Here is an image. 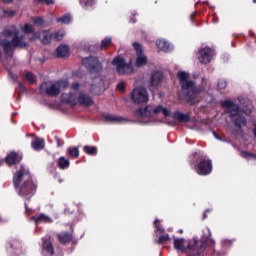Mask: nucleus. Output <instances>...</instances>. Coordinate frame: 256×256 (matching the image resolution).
I'll return each instance as SVG.
<instances>
[{"instance_id":"1","label":"nucleus","mask_w":256,"mask_h":256,"mask_svg":"<svg viewBox=\"0 0 256 256\" xmlns=\"http://www.w3.org/2000/svg\"><path fill=\"white\" fill-rule=\"evenodd\" d=\"M13 183L17 193L25 199H31L37 191V184L25 166H21L20 170L14 174Z\"/></svg>"},{"instance_id":"2","label":"nucleus","mask_w":256,"mask_h":256,"mask_svg":"<svg viewBox=\"0 0 256 256\" xmlns=\"http://www.w3.org/2000/svg\"><path fill=\"white\" fill-rule=\"evenodd\" d=\"M178 79L182 89V93L188 103L195 105L201 101V91L203 88H197L195 82L189 80V73L185 71L178 72Z\"/></svg>"},{"instance_id":"3","label":"nucleus","mask_w":256,"mask_h":256,"mask_svg":"<svg viewBox=\"0 0 256 256\" xmlns=\"http://www.w3.org/2000/svg\"><path fill=\"white\" fill-rule=\"evenodd\" d=\"M79 83H74L71 86L69 94L62 95V101L64 103H70V105H93V99L83 92H79Z\"/></svg>"},{"instance_id":"4","label":"nucleus","mask_w":256,"mask_h":256,"mask_svg":"<svg viewBox=\"0 0 256 256\" xmlns=\"http://www.w3.org/2000/svg\"><path fill=\"white\" fill-rule=\"evenodd\" d=\"M222 107H225L227 109L228 113L230 114V117H233L235 126L241 129V127H245L247 125V119H245V112L243 110L239 109V106L231 100H225L222 103Z\"/></svg>"},{"instance_id":"5","label":"nucleus","mask_w":256,"mask_h":256,"mask_svg":"<svg viewBox=\"0 0 256 256\" xmlns=\"http://www.w3.org/2000/svg\"><path fill=\"white\" fill-rule=\"evenodd\" d=\"M160 113H162L164 117L171 116V110H169V108L164 107L163 105H148L144 108H139L135 111L136 117H142L143 119H151V117L160 115Z\"/></svg>"},{"instance_id":"6","label":"nucleus","mask_w":256,"mask_h":256,"mask_svg":"<svg viewBox=\"0 0 256 256\" xmlns=\"http://www.w3.org/2000/svg\"><path fill=\"white\" fill-rule=\"evenodd\" d=\"M69 87V81L60 80L58 82H44L40 85V93L50 95V97H57L63 89Z\"/></svg>"},{"instance_id":"7","label":"nucleus","mask_w":256,"mask_h":256,"mask_svg":"<svg viewBox=\"0 0 256 256\" xmlns=\"http://www.w3.org/2000/svg\"><path fill=\"white\" fill-rule=\"evenodd\" d=\"M14 35L15 36L13 37L12 41L8 39L1 40L0 43L5 53L13 51V49H16V47H19L20 49H23V47H27L25 36L20 35L19 32H14Z\"/></svg>"},{"instance_id":"8","label":"nucleus","mask_w":256,"mask_h":256,"mask_svg":"<svg viewBox=\"0 0 256 256\" xmlns=\"http://www.w3.org/2000/svg\"><path fill=\"white\" fill-rule=\"evenodd\" d=\"M112 65L116 68L118 75H131L133 73V66L126 63L121 57H116L112 61Z\"/></svg>"},{"instance_id":"9","label":"nucleus","mask_w":256,"mask_h":256,"mask_svg":"<svg viewBox=\"0 0 256 256\" xmlns=\"http://www.w3.org/2000/svg\"><path fill=\"white\" fill-rule=\"evenodd\" d=\"M131 99L133 103L143 105L149 102V92H147V89L143 87H137L132 91Z\"/></svg>"},{"instance_id":"10","label":"nucleus","mask_w":256,"mask_h":256,"mask_svg":"<svg viewBox=\"0 0 256 256\" xmlns=\"http://www.w3.org/2000/svg\"><path fill=\"white\" fill-rule=\"evenodd\" d=\"M133 46L136 51V67H145V65H147V56H145V54L143 53V48L141 47V44L135 42Z\"/></svg>"},{"instance_id":"11","label":"nucleus","mask_w":256,"mask_h":256,"mask_svg":"<svg viewBox=\"0 0 256 256\" xmlns=\"http://www.w3.org/2000/svg\"><path fill=\"white\" fill-rule=\"evenodd\" d=\"M213 55V50H211L209 47H205L199 50L198 60L200 63L207 65V63H211Z\"/></svg>"},{"instance_id":"12","label":"nucleus","mask_w":256,"mask_h":256,"mask_svg":"<svg viewBox=\"0 0 256 256\" xmlns=\"http://www.w3.org/2000/svg\"><path fill=\"white\" fill-rule=\"evenodd\" d=\"M82 65L92 72L99 71V69H101V63H99V60L95 57L84 58L82 60Z\"/></svg>"},{"instance_id":"13","label":"nucleus","mask_w":256,"mask_h":256,"mask_svg":"<svg viewBox=\"0 0 256 256\" xmlns=\"http://www.w3.org/2000/svg\"><path fill=\"white\" fill-rule=\"evenodd\" d=\"M90 91L94 95H101V93H103L105 91V84L103 82L102 77L98 76V77L94 78V80L91 84Z\"/></svg>"},{"instance_id":"14","label":"nucleus","mask_w":256,"mask_h":256,"mask_svg":"<svg viewBox=\"0 0 256 256\" xmlns=\"http://www.w3.org/2000/svg\"><path fill=\"white\" fill-rule=\"evenodd\" d=\"M198 175H209L213 171V164L210 160H203L196 167Z\"/></svg>"},{"instance_id":"15","label":"nucleus","mask_w":256,"mask_h":256,"mask_svg":"<svg viewBox=\"0 0 256 256\" xmlns=\"http://www.w3.org/2000/svg\"><path fill=\"white\" fill-rule=\"evenodd\" d=\"M35 39H40L44 45H49L53 41V33L49 30H44L40 35L35 34L30 41H35Z\"/></svg>"},{"instance_id":"16","label":"nucleus","mask_w":256,"mask_h":256,"mask_svg":"<svg viewBox=\"0 0 256 256\" xmlns=\"http://www.w3.org/2000/svg\"><path fill=\"white\" fill-rule=\"evenodd\" d=\"M156 45L160 51H163L164 53H169L173 49V46L169 43V41L165 39H158L156 40Z\"/></svg>"},{"instance_id":"17","label":"nucleus","mask_w":256,"mask_h":256,"mask_svg":"<svg viewBox=\"0 0 256 256\" xmlns=\"http://www.w3.org/2000/svg\"><path fill=\"white\" fill-rule=\"evenodd\" d=\"M42 249L49 255H53V245L51 244V237L46 236L42 238Z\"/></svg>"},{"instance_id":"18","label":"nucleus","mask_w":256,"mask_h":256,"mask_svg":"<svg viewBox=\"0 0 256 256\" xmlns=\"http://www.w3.org/2000/svg\"><path fill=\"white\" fill-rule=\"evenodd\" d=\"M70 54L71 52L69 50V46L65 44L58 46L56 49L57 57L65 58V57H69Z\"/></svg>"},{"instance_id":"19","label":"nucleus","mask_w":256,"mask_h":256,"mask_svg":"<svg viewBox=\"0 0 256 256\" xmlns=\"http://www.w3.org/2000/svg\"><path fill=\"white\" fill-rule=\"evenodd\" d=\"M163 81V73L161 72H154L151 75L150 83L153 87L159 85Z\"/></svg>"},{"instance_id":"20","label":"nucleus","mask_w":256,"mask_h":256,"mask_svg":"<svg viewBox=\"0 0 256 256\" xmlns=\"http://www.w3.org/2000/svg\"><path fill=\"white\" fill-rule=\"evenodd\" d=\"M31 221H35L37 224H39V223H51L53 220L51 219V217L45 214H39V215L33 216L31 218Z\"/></svg>"},{"instance_id":"21","label":"nucleus","mask_w":256,"mask_h":256,"mask_svg":"<svg viewBox=\"0 0 256 256\" xmlns=\"http://www.w3.org/2000/svg\"><path fill=\"white\" fill-rule=\"evenodd\" d=\"M23 159V156H19V154L12 152L6 157V163L8 165H14V163H17V161H21Z\"/></svg>"},{"instance_id":"22","label":"nucleus","mask_w":256,"mask_h":256,"mask_svg":"<svg viewBox=\"0 0 256 256\" xmlns=\"http://www.w3.org/2000/svg\"><path fill=\"white\" fill-rule=\"evenodd\" d=\"M31 147L34 149V151H41V149H44L45 147V140L36 138L32 141Z\"/></svg>"},{"instance_id":"23","label":"nucleus","mask_w":256,"mask_h":256,"mask_svg":"<svg viewBox=\"0 0 256 256\" xmlns=\"http://www.w3.org/2000/svg\"><path fill=\"white\" fill-rule=\"evenodd\" d=\"M174 249H176V251H181V253H185V239L175 238Z\"/></svg>"},{"instance_id":"24","label":"nucleus","mask_w":256,"mask_h":256,"mask_svg":"<svg viewBox=\"0 0 256 256\" xmlns=\"http://www.w3.org/2000/svg\"><path fill=\"white\" fill-rule=\"evenodd\" d=\"M105 119L109 123H125V121H127L125 118L115 115H106Z\"/></svg>"},{"instance_id":"25","label":"nucleus","mask_w":256,"mask_h":256,"mask_svg":"<svg viewBox=\"0 0 256 256\" xmlns=\"http://www.w3.org/2000/svg\"><path fill=\"white\" fill-rule=\"evenodd\" d=\"M174 119H177V121H180V123H187V122H189L191 120L189 115L183 114L181 112H176L174 114Z\"/></svg>"},{"instance_id":"26","label":"nucleus","mask_w":256,"mask_h":256,"mask_svg":"<svg viewBox=\"0 0 256 256\" xmlns=\"http://www.w3.org/2000/svg\"><path fill=\"white\" fill-rule=\"evenodd\" d=\"M66 32L65 30H58L52 33V40L53 41H63V38L65 37Z\"/></svg>"},{"instance_id":"27","label":"nucleus","mask_w":256,"mask_h":256,"mask_svg":"<svg viewBox=\"0 0 256 256\" xmlns=\"http://www.w3.org/2000/svg\"><path fill=\"white\" fill-rule=\"evenodd\" d=\"M58 165L60 169H68L70 162L69 159L65 158V156H62L59 158Z\"/></svg>"},{"instance_id":"28","label":"nucleus","mask_w":256,"mask_h":256,"mask_svg":"<svg viewBox=\"0 0 256 256\" xmlns=\"http://www.w3.org/2000/svg\"><path fill=\"white\" fill-rule=\"evenodd\" d=\"M16 12L14 10H4L0 8V17H15Z\"/></svg>"},{"instance_id":"29","label":"nucleus","mask_w":256,"mask_h":256,"mask_svg":"<svg viewBox=\"0 0 256 256\" xmlns=\"http://www.w3.org/2000/svg\"><path fill=\"white\" fill-rule=\"evenodd\" d=\"M57 23H63L64 25H69L71 23V16L69 14H66L60 18L56 19Z\"/></svg>"},{"instance_id":"30","label":"nucleus","mask_w":256,"mask_h":256,"mask_svg":"<svg viewBox=\"0 0 256 256\" xmlns=\"http://www.w3.org/2000/svg\"><path fill=\"white\" fill-rule=\"evenodd\" d=\"M68 155L72 159H77V157H79V148H77V147L68 148Z\"/></svg>"},{"instance_id":"31","label":"nucleus","mask_w":256,"mask_h":256,"mask_svg":"<svg viewBox=\"0 0 256 256\" xmlns=\"http://www.w3.org/2000/svg\"><path fill=\"white\" fill-rule=\"evenodd\" d=\"M58 238L61 243H69V241L72 239V236L71 234L64 233V234H59Z\"/></svg>"},{"instance_id":"32","label":"nucleus","mask_w":256,"mask_h":256,"mask_svg":"<svg viewBox=\"0 0 256 256\" xmlns=\"http://www.w3.org/2000/svg\"><path fill=\"white\" fill-rule=\"evenodd\" d=\"M84 151L87 155H97V147L95 146H84Z\"/></svg>"},{"instance_id":"33","label":"nucleus","mask_w":256,"mask_h":256,"mask_svg":"<svg viewBox=\"0 0 256 256\" xmlns=\"http://www.w3.org/2000/svg\"><path fill=\"white\" fill-rule=\"evenodd\" d=\"M241 157H243L244 159H248L251 160V159H256V155L251 153V152H247V151H242L240 153Z\"/></svg>"},{"instance_id":"34","label":"nucleus","mask_w":256,"mask_h":256,"mask_svg":"<svg viewBox=\"0 0 256 256\" xmlns=\"http://www.w3.org/2000/svg\"><path fill=\"white\" fill-rule=\"evenodd\" d=\"M21 31L24 33H33L34 29L31 24H24L23 26H20Z\"/></svg>"},{"instance_id":"35","label":"nucleus","mask_w":256,"mask_h":256,"mask_svg":"<svg viewBox=\"0 0 256 256\" xmlns=\"http://www.w3.org/2000/svg\"><path fill=\"white\" fill-rule=\"evenodd\" d=\"M168 241H171V237H169V234H165L159 237L157 243L163 245V243H167Z\"/></svg>"},{"instance_id":"36","label":"nucleus","mask_w":256,"mask_h":256,"mask_svg":"<svg viewBox=\"0 0 256 256\" xmlns=\"http://www.w3.org/2000/svg\"><path fill=\"white\" fill-rule=\"evenodd\" d=\"M25 79L28 81V83H30L31 85L33 83H35V75H33V73L31 72H27L25 73Z\"/></svg>"},{"instance_id":"37","label":"nucleus","mask_w":256,"mask_h":256,"mask_svg":"<svg viewBox=\"0 0 256 256\" xmlns=\"http://www.w3.org/2000/svg\"><path fill=\"white\" fill-rule=\"evenodd\" d=\"M32 22L34 23V25H38V26L45 25V20H43V18L41 17L32 18Z\"/></svg>"},{"instance_id":"38","label":"nucleus","mask_w":256,"mask_h":256,"mask_svg":"<svg viewBox=\"0 0 256 256\" xmlns=\"http://www.w3.org/2000/svg\"><path fill=\"white\" fill-rule=\"evenodd\" d=\"M111 45V38H104L101 42V49H107V46Z\"/></svg>"},{"instance_id":"39","label":"nucleus","mask_w":256,"mask_h":256,"mask_svg":"<svg viewBox=\"0 0 256 256\" xmlns=\"http://www.w3.org/2000/svg\"><path fill=\"white\" fill-rule=\"evenodd\" d=\"M225 87H227V81L220 79L218 81V89H225Z\"/></svg>"},{"instance_id":"40","label":"nucleus","mask_w":256,"mask_h":256,"mask_svg":"<svg viewBox=\"0 0 256 256\" xmlns=\"http://www.w3.org/2000/svg\"><path fill=\"white\" fill-rule=\"evenodd\" d=\"M36 3H45L46 5H54L55 0H35Z\"/></svg>"},{"instance_id":"41","label":"nucleus","mask_w":256,"mask_h":256,"mask_svg":"<svg viewBox=\"0 0 256 256\" xmlns=\"http://www.w3.org/2000/svg\"><path fill=\"white\" fill-rule=\"evenodd\" d=\"M80 4L84 7H89V5H93V0H80Z\"/></svg>"},{"instance_id":"42","label":"nucleus","mask_w":256,"mask_h":256,"mask_svg":"<svg viewBox=\"0 0 256 256\" xmlns=\"http://www.w3.org/2000/svg\"><path fill=\"white\" fill-rule=\"evenodd\" d=\"M157 223H159V219H156L154 221L156 231H160V233H163V229H161V227H159V224H157Z\"/></svg>"},{"instance_id":"43","label":"nucleus","mask_w":256,"mask_h":256,"mask_svg":"<svg viewBox=\"0 0 256 256\" xmlns=\"http://www.w3.org/2000/svg\"><path fill=\"white\" fill-rule=\"evenodd\" d=\"M117 88L119 89V91H125V83L120 82L118 84Z\"/></svg>"},{"instance_id":"44","label":"nucleus","mask_w":256,"mask_h":256,"mask_svg":"<svg viewBox=\"0 0 256 256\" xmlns=\"http://www.w3.org/2000/svg\"><path fill=\"white\" fill-rule=\"evenodd\" d=\"M197 245V240H194V245L192 244H188V249H190V251H193L196 249V246Z\"/></svg>"},{"instance_id":"45","label":"nucleus","mask_w":256,"mask_h":256,"mask_svg":"<svg viewBox=\"0 0 256 256\" xmlns=\"http://www.w3.org/2000/svg\"><path fill=\"white\" fill-rule=\"evenodd\" d=\"M215 139H218L219 141L221 140V138L217 135V133H213Z\"/></svg>"},{"instance_id":"46","label":"nucleus","mask_w":256,"mask_h":256,"mask_svg":"<svg viewBox=\"0 0 256 256\" xmlns=\"http://www.w3.org/2000/svg\"><path fill=\"white\" fill-rule=\"evenodd\" d=\"M207 211H209V210H206V212H204L203 219H207Z\"/></svg>"},{"instance_id":"47","label":"nucleus","mask_w":256,"mask_h":256,"mask_svg":"<svg viewBox=\"0 0 256 256\" xmlns=\"http://www.w3.org/2000/svg\"><path fill=\"white\" fill-rule=\"evenodd\" d=\"M207 83V80L206 79H203L202 80V85H205Z\"/></svg>"},{"instance_id":"48","label":"nucleus","mask_w":256,"mask_h":256,"mask_svg":"<svg viewBox=\"0 0 256 256\" xmlns=\"http://www.w3.org/2000/svg\"><path fill=\"white\" fill-rule=\"evenodd\" d=\"M5 1V3H11V1H13V0H4Z\"/></svg>"},{"instance_id":"49","label":"nucleus","mask_w":256,"mask_h":256,"mask_svg":"<svg viewBox=\"0 0 256 256\" xmlns=\"http://www.w3.org/2000/svg\"><path fill=\"white\" fill-rule=\"evenodd\" d=\"M5 35H11V32L6 31V32H5Z\"/></svg>"},{"instance_id":"50","label":"nucleus","mask_w":256,"mask_h":256,"mask_svg":"<svg viewBox=\"0 0 256 256\" xmlns=\"http://www.w3.org/2000/svg\"><path fill=\"white\" fill-rule=\"evenodd\" d=\"M25 207H26V211H29V208L27 207V203L25 204Z\"/></svg>"},{"instance_id":"51","label":"nucleus","mask_w":256,"mask_h":256,"mask_svg":"<svg viewBox=\"0 0 256 256\" xmlns=\"http://www.w3.org/2000/svg\"><path fill=\"white\" fill-rule=\"evenodd\" d=\"M130 21H131V23H135V19H131Z\"/></svg>"},{"instance_id":"52","label":"nucleus","mask_w":256,"mask_h":256,"mask_svg":"<svg viewBox=\"0 0 256 256\" xmlns=\"http://www.w3.org/2000/svg\"><path fill=\"white\" fill-rule=\"evenodd\" d=\"M193 15H194V14H191V15H190V19H193Z\"/></svg>"},{"instance_id":"53","label":"nucleus","mask_w":256,"mask_h":256,"mask_svg":"<svg viewBox=\"0 0 256 256\" xmlns=\"http://www.w3.org/2000/svg\"><path fill=\"white\" fill-rule=\"evenodd\" d=\"M179 233H183V230H180Z\"/></svg>"},{"instance_id":"54","label":"nucleus","mask_w":256,"mask_h":256,"mask_svg":"<svg viewBox=\"0 0 256 256\" xmlns=\"http://www.w3.org/2000/svg\"><path fill=\"white\" fill-rule=\"evenodd\" d=\"M253 3H256V0H253Z\"/></svg>"}]
</instances>
